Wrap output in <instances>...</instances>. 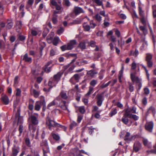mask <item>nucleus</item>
Here are the masks:
<instances>
[{
	"mask_svg": "<svg viewBox=\"0 0 156 156\" xmlns=\"http://www.w3.org/2000/svg\"><path fill=\"white\" fill-rule=\"evenodd\" d=\"M83 119V116L80 115H78L77 119V121L78 123H80Z\"/></svg>",
	"mask_w": 156,
	"mask_h": 156,
	"instance_id": "338daca9",
	"label": "nucleus"
},
{
	"mask_svg": "<svg viewBox=\"0 0 156 156\" xmlns=\"http://www.w3.org/2000/svg\"><path fill=\"white\" fill-rule=\"evenodd\" d=\"M128 116L126 115V111H125V114L124 115L122 119V121L125 124L129 126H130L132 122V121L130 122V123L128 124L129 120L127 118Z\"/></svg>",
	"mask_w": 156,
	"mask_h": 156,
	"instance_id": "20e7f679",
	"label": "nucleus"
},
{
	"mask_svg": "<svg viewBox=\"0 0 156 156\" xmlns=\"http://www.w3.org/2000/svg\"><path fill=\"white\" fill-rule=\"evenodd\" d=\"M77 125V124L74 121L72 122L70 125V129H72L73 127L76 126Z\"/></svg>",
	"mask_w": 156,
	"mask_h": 156,
	"instance_id": "864d4df0",
	"label": "nucleus"
},
{
	"mask_svg": "<svg viewBox=\"0 0 156 156\" xmlns=\"http://www.w3.org/2000/svg\"><path fill=\"white\" fill-rule=\"evenodd\" d=\"M56 17V16H53L52 18V21L54 24H56L57 22Z\"/></svg>",
	"mask_w": 156,
	"mask_h": 156,
	"instance_id": "0e129e2a",
	"label": "nucleus"
},
{
	"mask_svg": "<svg viewBox=\"0 0 156 156\" xmlns=\"http://www.w3.org/2000/svg\"><path fill=\"white\" fill-rule=\"evenodd\" d=\"M73 77L74 78L75 80L77 81H78L80 79V76L78 74H75L73 76Z\"/></svg>",
	"mask_w": 156,
	"mask_h": 156,
	"instance_id": "8fccbe9b",
	"label": "nucleus"
},
{
	"mask_svg": "<svg viewBox=\"0 0 156 156\" xmlns=\"http://www.w3.org/2000/svg\"><path fill=\"white\" fill-rule=\"evenodd\" d=\"M128 110L129 111V113L130 112H132V113L134 114L137 113V112H136V107L134 106L132 107V108L130 109V110L128 109Z\"/></svg>",
	"mask_w": 156,
	"mask_h": 156,
	"instance_id": "c9c22d12",
	"label": "nucleus"
},
{
	"mask_svg": "<svg viewBox=\"0 0 156 156\" xmlns=\"http://www.w3.org/2000/svg\"><path fill=\"white\" fill-rule=\"evenodd\" d=\"M19 151V149L13 148L12 150V155L13 156H16Z\"/></svg>",
	"mask_w": 156,
	"mask_h": 156,
	"instance_id": "c85d7f7f",
	"label": "nucleus"
},
{
	"mask_svg": "<svg viewBox=\"0 0 156 156\" xmlns=\"http://www.w3.org/2000/svg\"><path fill=\"white\" fill-rule=\"evenodd\" d=\"M152 58V55L150 53L147 54V56L146 57V61H151Z\"/></svg>",
	"mask_w": 156,
	"mask_h": 156,
	"instance_id": "473e14b6",
	"label": "nucleus"
},
{
	"mask_svg": "<svg viewBox=\"0 0 156 156\" xmlns=\"http://www.w3.org/2000/svg\"><path fill=\"white\" fill-rule=\"evenodd\" d=\"M58 97H59L60 98V100L61 99V98L64 99H66L68 98L66 93L63 91H62L60 93Z\"/></svg>",
	"mask_w": 156,
	"mask_h": 156,
	"instance_id": "2eb2a0df",
	"label": "nucleus"
},
{
	"mask_svg": "<svg viewBox=\"0 0 156 156\" xmlns=\"http://www.w3.org/2000/svg\"><path fill=\"white\" fill-rule=\"evenodd\" d=\"M36 116L34 115H31L30 118L31 123L29 125V130H32V132H34L36 130V127L35 125H37L38 123V116L37 114H35Z\"/></svg>",
	"mask_w": 156,
	"mask_h": 156,
	"instance_id": "f257e3e1",
	"label": "nucleus"
},
{
	"mask_svg": "<svg viewBox=\"0 0 156 156\" xmlns=\"http://www.w3.org/2000/svg\"><path fill=\"white\" fill-rule=\"evenodd\" d=\"M34 96L35 98H37L39 95V92L35 90H33Z\"/></svg>",
	"mask_w": 156,
	"mask_h": 156,
	"instance_id": "6e6d98bb",
	"label": "nucleus"
},
{
	"mask_svg": "<svg viewBox=\"0 0 156 156\" xmlns=\"http://www.w3.org/2000/svg\"><path fill=\"white\" fill-rule=\"evenodd\" d=\"M83 19H76L73 20L72 23L73 24H79L81 23Z\"/></svg>",
	"mask_w": 156,
	"mask_h": 156,
	"instance_id": "c756f323",
	"label": "nucleus"
},
{
	"mask_svg": "<svg viewBox=\"0 0 156 156\" xmlns=\"http://www.w3.org/2000/svg\"><path fill=\"white\" fill-rule=\"evenodd\" d=\"M40 104L41 105H42L43 106H45V102L44 100V97H41Z\"/></svg>",
	"mask_w": 156,
	"mask_h": 156,
	"instance_id": "58836bf2",
	"label": "nucleus"
},
{
	"mask_svg": "<svg viewBox=\"0 0 156 156\" xmlns=\"http://www.w3.org/2000/svg\"><path fill=\"white\" fill-rule=\"evenodd\" d=\"M60 100V98L59 97H57L54 101L50 103L48 105V107H50L52 106L58 105V102L57 101H59Z\"/></svg>",
	"mask_w": 156,
	"mask_h": 156,
	"instance_id": "9b49d317",
	"label": "nucleus"
},
{
	"mask_svg": "<svg viewBox=\"0 0 156 156\" xmlns=\"http://www.w3.org/2000/svg\"><path fill=\"white\" fill-rule=\"evenodd\" d=\"M62 75V74L61 73L58 72L57 74L54 75L53 77L54 79L55 80L58 81L60 80Z\"/></svg>",
	"mask_w": 156,
	"mask_h": 156,
	"instance_id": "6ab92c4d",
	"label": "nucleus"
},
{
	"mask_svg": "<svg viewBox=\"0 0 156 156\" xmlns=\"http://www.w3.org/2000/svg\"><path fill=\"white\" fill-rule=\"evenodd\" d=\"M23 60L26 62H31L32 61V58L31 57H28V54L26 53L24 55Z\"/></svg>",
	"mask_w": 156,
	"mask_h": 156,
	"instance_id": "ddd939ff",
	"label": "nucleus"
},
{
	"mask_svg": "<svg viewBox=\"0 0 156 156\" xmlns=\"http://www.w3.org/2000/svg\"><path fill=\"white\" fill-rule=\"evenodd\" d=\"M104 93H102L101 94H98L97 95V100L98 101H103L104 99H103V95H104Z\"/></svg>",
	"mask_w": 156,
	"mask_h": 156,
	"instance_id": "393cba45",
	"label": "nucleus"
},
{
	"mask_svg": "<svg viewBox=\"0 0 156 156\" xmlns=\"http://www.w3.org/2000/svg\"><path fill=\"white\" fill-rule=\"evenodd\" d=\"M117 113V110L116 108L114 109L110 113V116L112 117L113 115H115Z\"/></svg>",
	"mask_w": 156,
	"mask_h": 156,
	"instance_id": "49530a36",
	"label": "nucleus"
},
{
	"mask_svg": "<svg viewBox=\"0 0 156 156\" xmlns=\"http://www.w3.org/2000/svg\"><path fill=\"white\" fill-rule=\"evenodd\" d=\"M7 25H6V27L8 29H11L13 25V23L11 20H8L7 22Z\"/></svg>",
	"mask_w": 156,
	"mask_h": 156,
	"instance_id": "4468645a",
	"label": "nucleus"
},
{
	"mask_svg": "<svg viewBox=\"0 0 156 156\" xmlns=\"http://www.w3.org/2000/svg\"><path fill=\"white\" fill-rule=\"evenodd\" d=\"M64 30L63 28L61 27L57 31V33L58 34H62L64 31Z\"/></svg>",
	"mask_w": 156,
	"mask_h": 156,
	"instance_id": "603ef678",
	"label": "nucleus"
},
{
	"mask_svg": "<svg viewBox=\"0 0 156 156\" xmlns=\"http://www.w3.org/2000/svg\"><path fill=\"white\" fill-rule=\"evenodd\" d=\"M156 112L155 110L154 107L153 106H151L148 109L147 113H149L151 112L154 115Z\"/></svg>",
	"mask_w": 156,
	"mask_h": 156,
	"instance_id": "412c9836",
	"label": "nucleus"
},
{
	"mask_svg": "<svg viewBox=\"0 0 156 156\" xmlns=\"http://www.w3.org/2000/svg\"><path fill=\"white\" fill-rule=\"evenodd\" d=\"M130 133L129 132H127L124 138L125 141H130L131 140L132 137H130Z\"/></svg>",
	"mask_w": 156,
	"mask_h": 156,
	"instance_id": "4be33fe9",
	"label": "nucleus"
},
{
	"mask_svg": "<svg viewBox=\"0 0 156 156\" xmlns=\"http://www.w3.org/2000/svg\"><path fill=\"white\" fill-rule=\"evenodd\" d=\"M42 149L43 151L44 156H47L46 154L50 152L49 147H43L42 148Z\"/></svg>",
	"mask_w": 156,
	"mask_h": 156,
	"instance_id": "b1692460",
	"label": "nucleus"
},
{
	"mask_svg": "<svg viewBox=\"0 0 156 156\" xmlns=\"http://www.w3.org/2000/svg\"><path fill=\"white\" fill-rule=\"evenodd\" d=\"M47 42L49 43H51L53 41V37L51 36H48L47 38Z\"/></svg>",
	"mask_w": 156,
	"mask_h": 156,
	"instance_id": "de8ad7c7",
	"label": "nucleus"
},
{
	"mask_svg": "<svg viewBox=\"0 0 156 156\" xmlns=\"http://www.w3.org/2000/svg\"><path fill=\"white\" fill-rule=\"evenodd\" d=\"M25 142L26 145L29 146L30 144V139L29 138H26L25 140Z\"/></svg>",
	"mask_w": 156,
	"mask_h": 156,
	"instance_id": "13d9d810",
	"label": "nucleus"
},
{
	"mask_svg": "<svg viewBox=\"0 0 156 156\" xmlns=\"http://www.w3.org/2000/svg\"><path fill=\"white\" fill-rule=\"evenodd\" d=\"M87 43H88L87 40H83L80 42L78 47L82 50L85 49L86 48V44Z\"/></svg>",
	"mask_w": 156,
	"mask_h": 156,
	"instance_id": "6e6552de",
	"label": "nucleus"
},
{
	"mask_svg": "<svg viewBox=\"0 0 156 156\" xmlns=\"http://www.w3.org/2000/svg\"><path fill=\"white\" fill-rule=\"evenodd\" d=\"M40 52L41 55H42V50L45 47L46 44L44 42H41L40 43Z\"/></svg>",
	"mask_w": 156,
	"mask_h": 156,
	"instance_id": "aec40b11",
	"label": "nucleus"
},
{
	"mask_svg": "<svg viewBox=\"0 0 156 156\" xmlns=\"http://www.w3.org/2000/svg\"><path fill=\"white\" fill-rule=\"evenodd\" d=\"M94 89V88L91 87H89V90L88 92L86 94V96H89L92 93V91H93Z\"/></svg>",
	"mask_w": 156,
	"mask_h": 156,
	"instance_id": "ea45409f",
	"label": "nucleus"
},
{
	"mask_svg": "<svg viewBox=\"0 0 156 156\" xmlns=\"http://www.w3.org/2000/svg\"><path fill=\"white\" fill-rule=\"evenodd\" d=\"M138 54L139 52L138 50L136 49L134 52L133 51H131L129 55H133L135 57H136L138 55Z\"/></svg>",
	"mask_w": 156,
	"mask_h": 156,
	"instance_id": "bb28decb",
	"label": "nucleus"
},
{
	"mask_svg": "<svg viewBox=\"0 0 156 156\" xmlns=\"http://www.w3.org/2000/svg\"><path fill=\"white\" fill-rule=\"evenodd\" d=\"M153 125V123L152 122L147 123L145 125L146 129L150 132H152Z\"/></svg>",
	"mask_w": 156,
	"mask_h": 156,
	"instance_id": "0eeeda50",
	"label": "nucleus"
},
{
	"mask_svg": "<svg viewBox=\"0 0 156 156\" xmlns=\"http://www.w3.org/2000/svg\"><path fill=\"white\" fill-rule=\"evenodd\" d=\"M73 12L76 16H77L80 13H84L85 12L82 8L77 6H75L74 7Z\"/></svg>",
	"mask_w": 156,
	"mask_h": 156,
	"instance_id": "7ed1b4c3",
	"label": "nucleus"
},
{
	"mask_svg": "<svg viewBox=\"0 0 156 156\" xmlns=\"http://www.w3.org/2000/svg\"><path fill=\"white\" fill-rule=\"evenodd\" d=\"M142 102L144 105H146L147 103V101L146 98L145 97L143 98L142 100Z\"/></svg>",
	"mask_w": 156,
	"mask_h": 156,
	"instance_id": "69168bd1",
	"label": "nucleus"
},
{
	"mask_svg": "<svg viewBox=\"0 0 156 156\" xmlns=\"http://www.w3.org/2000/svg\"><path fill=\"white\" fill-rule=\"evenodd\" d=\"M98 73L97 72L93 70H91L87 72V74L90 75V76L92 77H93L95 75L97 74Z\"/></svg>",
	"mask_w": 156,
	"mask_h": 156,
	"instance_id": "f3484780",
	"label": "nucleus"
},
{
	"mask_svg": "<svg viewBox=\"0 0 156 156\" xmlns=\"http://www.w3.org/2000/svg\"><path fill=\"white\" fill-rule=\"evenodd\" d=\"M38 102H36L35 106V109L37 111H39L40 108V105L38 104Z\"/></svg>",
	"mask_w": 156,
	"mask_h": 156,
	"instance_id": "c03bdc74",
	"label": "nucleus"
},
{
	"mask_svg": "<svg viewBox=\"0 0 156 156\" xmlns=\"http://www.w3.org/2000/svg\"><path fill=\"white\" fill-rule=\"evenodd\" d=\"M90 27L91 28H94L97 25L96 24L94 23L93 20H91L90 21Z\"/></svg>",
	"mask_w": 156,
	"mask_h": 156,
	"instance_id": "37998d69",
	"label": "nucleus"
},
{
	"mask_svg": "<svg viewBox=\"0 0 156 156\" xmlns=\"http://www.w3.org/2000/svg\"><path fill=\"white\" fill-rule=\"evenodd\" d=\"M83 26L84 30L86 31H89L90 29V26L89 25H86L85 23L83 24Z\"/></svg>",
	"mask_w": 156,
	"mask_h": 156,
	"instance_id": "72a5a7b5",
	"label": "nucleus"
},
{
	"mask_svg": "<svg viewBox=\"0 0 156 156\" xmlns=\"http://www.w3.org/2000/svg\"><path fill=\"white\" fill-rule=\"evenodd\" d=\"M94 129H96L95 128H93L92 126L90 127L88 129V131L89 133L90 134H91L94 131Z\"/></svg>",
	"mask_w": 156,
	"mask_h": 156,
	"instance_id": "4d7b16f0",
	"label": "nucleus"
},
{
	"mask_svg": "<svg viewBox=\"0 0 156 156\" xmlns=\"http://www.w3.org/2000/svg\"><path fill=\"white\" fill-rule=\"evenodd\" d=\"M130 78L132 81L134 83L135 82L136 83H140V80L137 76H136L133 73L130 74Z\"/></svg>",
	"mask_w": 156,
	"mask_h": 156,
	"instance_id": "1a4fd4ad",
	"label": "nucleus"
},
{
	"mask_svg": "<svg viewBox=\"0 0 156 156\" xmlns=\"http://www.w3.org/2000/svg\"><path fill=\"white\" fill-rule=\"evenodd\" d=\"M34 102V101L33 100L31 99H29L28 108L30 110H32L33 109Z\"/></svg>",
	"mask_w": 156,
	"mask_h": 156,
	"instance_id": "a211bd4d",
	"label": "nucleus"
},
{
	"mask_svg": "<svg viewBox=\"0 0 156 156\" xmlns=\"http://www.w3.org/2000/svg\"><path fill=\"white\" fill-rule=\"evenodd\" d=\"M21 91L19 88L16 89V96H20Z\"/></svg>",
	"mask_w": 156,
	"mask_h": 156,
	"instance_id": "bf43d9fd",
	"label": "nucleus"
},
{
	"mask_svg": "<svg viewBox=\"0 0 156 156\" xmlns=\"http://www.w3.org/2000/svg\"><path fill=\"white\" fill-rule=\"evenodd\" d=\"M46 124L48 126L49 129L51 130V128L58 127L59 126L60 124L56 122L51 119V115H48L46 119Z\"/></svg>",
	"mask_w": 156,
	"mask_h": 156,
	"instance_id": "f03ea898",
	"label": "nucleus"
},
{
	"mask_svg": "<svg viewBox=\"0 0 156 156\" xmlns=\"http://www.w3.org/2000/svg\"><path fill=\"white\" fill-rule=\"evenodd\" d=\"M136 63L133 62L132 64L131 69H134L136 68Z\"/></svg>",
	"mask_w": 156,
	"mask_h": 156,
	"instance_id": "774afa93",
	"label": "nucleus"
},
{
	"mask_svg": "<svg viewBox=\"0 0 156 156\" xmlns=\"http://www.w3.org/2000/svg\"><path fill=\"white\" fill-rule=\"evenodd\" d=\"M76 43V41L74 40H71L69 43L68 44V50H70L72 49L74 46V45Z\"/></svg>",
	"mask_w": 156,
	"mask_h": 156,
	"instance_id": "9d476101",
	"label": "nucleus"
},
{
	"mask_svg": "<svg viewBox=\"0 0 156 156\" xmlns=\"http://www.w3.org/2000/svg\"><path fill=\"white\" fill-rule=\"evenodd\" d=\"M61 48L62 51H64L66 50H68V45H63L61 47Z\"/></svg>",
	"mask_w": 156,
	"mask_h": 156,
	"instance_id": "5fc2aeb1",
	"label": "nucleus"
},
{
	"mask_svg": "<svg viewBox=\"0 0 156 156\" xmlns=\"http://www.w3.org/2000/svg\"><path fill=\"white\" fill-rule=\"evenodd\" d=\"M94 17L96 20L99 22L101 20L102 17L98 14L95 15Z\"/></svg>",
	"mask_w": 156,
	"mask_h": 156,
	"instance_id": "2f4dec72",
	"label": "nucleus"
},
{
	"mask_svg": "<svg viewBox=\"0 0 156 156\" xmlns=\"http://www.w3.org/2000/svg\"><path fill=\"white\" fill-rule=\"evenodd\" d=\"M78 110L82 114H84L85 112V107L84 106L79 107Z\"/></svg>",
	"mask_w": 156,
	"mask_h": 156,
	"instance_id": "4c0bfd02",
	"label": "nucleus"
},
{
	"mask_svg": "<svg viewBox=\"0 0 156 156\" xmlns=\"http://www.w3.org/2000/svg\"><path fill=\"white\" fill-rule=\"evenodd\" d=\"M141 22L145 26H146V21H145L144 18L143 17H142L140 19Z\"/></svg>",
	"mask_w": 156,
	"mask_h": 156,
	"instance_id": "e2e57ef3",
	"label": "nucleus"
},
{
	"mask_svg": "<svg viewBox=\"0 0 156 156\" xmlns=\"http://www.w3.org/2000/svg\"><path fill=\"white\" fill-rule=\"evenodd\" d=\"M26 39V37L23 35H20L18 37L17 39L21 41H24Z\"/></svg>",
	"mask_w": 156,
	"mask_h": 156,
	"instance_id": "a19ab883",
	"label": "nucleus"
},
{
	"mask_svg": "<svg viewBox=\"0 0 156 156\" xmlns=\"http://www.w3.org/2000/svg\"><path fill=\"white\" fill-rule=\"evenodd\" d=\"M23 126L22 125H20L19 126V131L20 136L21 135V133L23 132Z\"/></svg>",
	"mask_w": 156,
	"mask_h": 156,
	"instance_id": "09e8293b",
	"label": "nucleus"
},
{
	"mask_svg": "<svg viewBox=\"0 0 156 156\" xmlns=\"http://www.w3.org/2000/svg\"><path fill=\"white\" fill-rule=\"evenodd\" d=\"M141 144L138 142H136L134 144L133 149L136 152L138 151L141 148Z\"/></svg>",
	"mask_w": 156,
	"mask_h": 156,
	"instance_id": "423d86ee",
	"label": "nucleus"
},
{
	"mask_svg": "<svg viewBox=\"0 0 156 156\" xmlns=\"http://www.w3.org/2000/svg\"><path fill=\"white\" fill-rule=\"evenodd\" d=\"M64 4L67 6H69L70 5V3L68 0H64Z\"/></svg>",
	"mask_w": 156,
	"mask_h": 156,
	"instance_id": "052dcab7",
	"label": "nucleus"
},
{
	"mask_svg": "<svg viewBox=\"0 0 156 156\" xmlns=\"http://www.w3.org/2000/svg\"><path fill=\"white\" fill-rule=\"evenodd\" d=\"M52 136L53 138L55 140H56L57 141L59 140L60 139V137L58 135L56 134L53 133H51Z\"/></svg>",
	"mask_w": 156,
	"mask_h": 156,
	"instance_id": "7c9ffc66",
	"label": "nucleus"
},
{
	"mask_svg": "<svg viewBox=\"0 0 156 156\" xmlns=\"http://www.w3.org/2000/svg\"><path fill=\"white\" fill-rule=\"evenodd\" d=\"M147 65L148 67L149 68L151 67L153 65V62L151 61H147Z\"/></svg>",
	"mask_w": 156,
	"mask_h": 156,
	"instance_id": "3c124183",
	"label": "nucleus"
},
{
	"mask_svg": "<svg viewBox=\"0 0 156 156\" xmlns=\"http://www.w3.org/2000/svg\"><path fill=\"white\" fill-rule=\"evenodd\" d=\"M78 151V150H72L69 153V156H76V154L77 153Z\"/></svg>",
	"mask_w": 156,
	"mask_h": 156,
	"instance_id": "5701e85b",
	"label": "nucleus"
},
{
	"mask_svg": "<svg viewBox=\"0 0 156 156\" xmlns=\"http://www.w3.org/2000/svg\"><path fill=\"white\" fill-rule=\"evenodd\" d=\"M143 143L144 144L145 146H148L149 147H150V143H149L147 139L145 138H143Z\"/></svg>",
	"mask_w": 156,
	"mask_h": 156,
	"instance_id": "f704fd0d",
	"label": "nucleus"
},
{
	"mask_svg": "<svg viewBox=\"0 0 156 156\" xmlns=\"http://www.w3.org/2000/svg\"><path fill=\"white\" fill-rule=\"evenodd\" d=\"M59 39L58 37H55L53 40L52 43L54 45L56 46L58 43Z\"/></svg>",
	"mask_w": 156,
	"mask_h": 156,
	"instance_id": "a878e982",
	"label": "nucleus"
},
{
	"mask_svg": "<svg viewBox=\"0 0 156 156\" xmlns=\"http://www.w3.org/2000/svg\"><path fill=\"white\" fill-rule=\"evenodd\" d=\"M2 100L5 105H8L9 103V99L7 96L3 95L2 97Z\"/></svg>",
	"mask_w": 156,
	"mask_h": 156,
	"instance_id": "f8f14e48",
	"label": "nucleus"
},
{
	"mask_svg": "<svg viewBox=\"0 0 156 156\" xmlns=\"http://www.w3.org/2000/svg\"><path fill=\"white\" fill-rule=\"evenodd\" d=\"M97 83V80H93L90 82V84L91 85L94 86Z\"/></svg>",
	"mask_w": 156,
	"mask_h": 156,
	"instance_id": "a18cd8bd",
	"label": "nucleus"
},
{
	"mask_svg": "<svg viewBox=\"0 0 156 156\" xmlns=\"http://www.w3.org/2000/svg\"><path fill=\"white\" fill-rule=\"evenodd\" d=\"M88 44L92 47H94L96 45V42L94 41H91L89 42L88 41Z\"/></svg>",
	"mask_w": 156,
	"mask_h": 156,
	"instance_id": "e433bc0d",
	"label": "nucleus"
},
{
	"mask_svg": "<svg viewBox=\"0 0 156 156\" xmlns=\"http://www.w3.org/2000/svg\"><path fill=\"white\" fill-rule=\"evenodd\" d=\"M93 1L95 2L99 6L103 5L102 2L100 0H94Z\"/></svg>",
	"mask_w": 156,
	"mask_h": 156,
	"instance_id": "79ce46f5",
	"label": "nucleus"
},
{
	"mask_svg": "<svg viewBox=\"0 0 156 156\" xmlns=\"http://www.w3.org/2000/svg\"><path fill=\"white\" fill-rule=\"evenodd\" d=\"M40 146L42 148L48 147L47 140H42L40 143Z\"/></svg>",
	"mask_w": 156,
	"mask_h": 156,
	"instance_id": "dca6fc26",
	"label": "nucleus"
},
{
	"mask_svg": "<svg viewBox=\"0 0 156 156\" xmlns=\"http://www.w3.org/2000/svg\"><path fill=\"white\" fill-rule=\"evenodd\" d=\"M129 111L128 109L126 110V115L128 116V117L129 118H132L135 121H136L138 120L139 119V117L135 115L129 113Z\"/></svg>",
	"mask_w": 156,
	"mask_h": 156,
	"instance_id": "39448f33",
	"label": "nucleus"
},
{
	"mask_svg": "<svg viewBox=\"0 0 156 156\" xmlns=\"http://www.w3.org/2000/svg\"><path fill=\"white\" fill-rule=\"evenodd\" d=\"M134 87L133 85L130 83L129 84V90L130 92L133 91Z\"/></svg>",
	"mask_w": 156,
	"mask_h": 156,
	"instance_id": "680f3d73",
	"label": "nucleus"
},
{
	"mask_svg": "<svg viewBox=\"0 0 156 156\" xmlns=\"http://www.w3.org/2000/svg\"><path fill=\"white\" fill-rule=\"evenodd\" d=\"M52 66H51L49 67L44 66L43 68V69L45 72L47 73H49L50 72Z\"/></svg>",
	"mask_w": 156,
	"mask_h": 156,
	"instance_id": "cd10ccee",
	"label": "nucleus"
}]
</instances>
